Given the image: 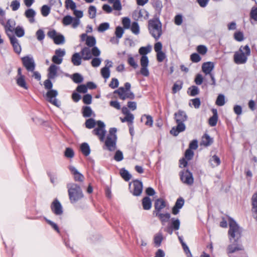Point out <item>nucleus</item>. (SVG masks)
<instances>
[{"label": "nucleus", "instance_id": "obj_16", "mask_svg": "<svg viewBox=\"0 0 257 257\" xmlns=\"http://www.w3.org/2000/svg\"><path fill=\"white\" fill-rule=\"evenodd\" d=\"M166 205V202L163 199L161 198L157 199L154 204L155 210L153 212V215H155L156 214L161 213V210L164 208Z\"/></svg>", "mask_w": 257, "mask_h": 257}, {"label": "nucleus", "instance_id": "obj_5", "mask_svg": "<svg viewBox=\"0 0 257 257\" xmlns=\"http://www.w3.org/2000/svg\"><path fill=\"white\" fill-rule=\"evenodd\" d=\"M148 29L150 33L156 40H158L162 34V24L158 19L149 21Z\"/></svg>", "mask_w": 257, "mask_h": 257}, {"label": "nucleus", "instance_id": "obj_35", "mask_svg": "<svg viewBox=\"0 0 257 257\" xmlns=\"http://www.w3.org/2000/svg\"><path fill=\"white\" fill-rule=\"evenodd\" d=\"M183 86V82L180 80L177 81L173 85L172 87V93L175 94L178 91H180Z\"/></svg>", "mask_w": 257, "mask_h": 257}, {"label": "nucleus", "instance_id": "obj_29", "mask_svg": "<svg viewBox=\"0 0 257 257\" xmlns=\"http://www.w3.org/2000/svg\"><path fill=\"white\" fill-rule=\"evenodd\" d=\"M213 143V139L211 138L210 136L205 134L202 137L200 143L201 145H203L205 147L211 145Z\"/></svg>", "mask_w": 257, "mask_h": 257}, {"label": "nucleus", "instance_id": "obj_56", "mask_svg": "<svg viewBox=\"0 0 257 257\" xmlns=\"http://www.w3.org/2000/svg\"><path fill=\"white\" fill-rule=\"evenodd\" d=\"M124 33L123 29L120 26H118L115 29V34L117 39H120L122 37Z\"/></svg>", "mask_w": 257, "mask_h": 257}, {"label": "nucleus", "instance_id": "obj_40", "mask_svg": "<svg viewBox=\"0 0 257 257\" xmlns=\"http://www.w3.org/2000/svg\"><path fill=\"white\" fill-rule=\"evenodd\" d=\"M85 44L89 47H93L96 44V40L93 36H87Z\"/></svg>", "mask_w": 257, "mask_h": 257}, {"label": "nucleus", "instance_id": "obj_25", "mask_svg": "<svg viewBox=\"0 0 257 257\" xmlns=\"http://www.w3.org/2000/svg\"><path fill=\"white\" fill-rule=\"evenodd\" d=\"M80 54L84 60H88L92 58L91 51L89 47H85L82 49Z\"/></svg>", "mask_w": 257, "mask_h": 257}, {"label": "nucleus", "instance_id": "obj_52", "mask_svg": "<svg viewBox=\"0 0 257 257\" xmlns=\"http://www.w3.org/2000/svg\"><path fill=\"white\" fill-rule=\"evenodd\" d=\"M114 159L117 162L122 161L123 159L122 152L120 150L116 151L114 156Z\"/></svg>", "mask_w": 257, "mask_h": 257}, {"label": "nucleus", "instance_id": "obj_18", "mask_svg": "<svg viewBox=\"0 0 257 257\" xmlns=\"http://www.w3.org/2000/svg\"><path fill=\"white\" fill-rule=\"evenodd\" d=\"M69 169L74 177V179L77 182H82L84 180V176L79 172L73 166H69Z\"/></svg>", "mask_w": 257, "mask_h": 257}, {"label": "nucleus", "instance_id": "obj_28", "mask_svg": "<svg viewBox=\"0 0 257 257\" xmlns=\"http://www.w3.org/2000/svg\"><path fill=\"white\" fill-rule=\"evenodd\" d=\"M213 115L209 118L208 122L210 126H214L216 125L218 120L217 111L216 109H212V110Z\"/></svg>", "mask_w": 257, "mask_h": 257}, {"label": "nucleus", "instance_id": "obj_58", "mask_svg": "<svg viewBox=\"0 0 257 257\" xmlns=\"http://www.w3.org/2000/svg\"><path fill=\"white\" fill-rule=\"evenodd\" d=\"M234 38L238 42H241L244 40L243 34L241 32H235L234 34Z\"/></svg>", "mask_w": 257, "mask_h": 257}, {"label": "nucleus", "instance_id": "obj_47", "mask_svg": "<svg viewBox=\"0 0 257 257\" xmlns=\"http://www.w3.org/2000/svg\"><path fill=\"white\" fill-rule=\"evenodd\" d=\"M151 47L150 46L147 47H142L139 50V53L142 56L146 55L147 54L150 52Z\"/></svg>", "mask_w": 257, "mask_h": 257}, {"label": "nucleus", "instance_id": "obj_33", "mask_svg": "<svg viewBox=\"0 0 257 257\" xmlns=\"http://www.w3.org/2000/svg\"><path fill=\"white\" fill-rule=\"evenodd\" d=\"M169 225L174 230H178L180 228V221L178 218H172Z\"/></svg>", "mask_w": 257, "mask_h": 257}, {"label": "nucleus", "instance_id": "obj_22", "mask_svg": "<svg viewBox=\"0 0 257 257\" xmlns=\"http://www.w3.org/2000/svg\"><path fill=\"white\" fill-rule=\"evenodd\" d=\"M58 67L55 64H51L48 69V78L49 79H55L57 76V70Z\"/></svg>", "mask_w": 257, "mask_h": 257}, {"label": "nucleus", "instance_id": "obj_50", "mask_svg": "<svg viewBox=\"0 0 257 257\" xmlns=\"http://www.w3.org/2000/svg\"><path fill=\"white\" fill-rule=\"evenodd\" d=\"M96 9L94 6H90L88 9V14L91 19H94L96 17Z\"/></svg>", "mask_w": 257, "mask_h": 257}, {"label": "nucleus", "instance_id": "obj_42", "mask_svg": "<svg viewBox=\"0 0 257 257\" xmlns=\"http://www.w3.org/2000/svg\"><path fill=\"white\" fill-rule=\"evenodd\" d=\"M71 78L75 83H80L83 80V77L82 76L78 73L73 74Z\"/></svg>", "mask_w": 257, "mask_h": 257}, {"label": "nucleus", "instance_id": "obj_19", "mask_svg": "<svg viewBox=\"0 0 257 257\" xmlns=\"http://www.w3.org/2000/svg\"><path fill=\"white\" fill-rule=\"evenodd\" d=\"M251 211L254 218L257 220V192H255L251 198Z\"/></svg>", "mask_w": 257, "mask_h": 257}, {"label": "nucleus", "instance_id": "obj_62", "mask_svg": "<svg viewBox=\"0 0 257 257\" xmlns=\"http://www.w3.org/2000/svg\"><path fill=\"white\" fill-rule=\"evenodd\" d=\"M101 62V59L99 58H94L92 59L91 64V65L94 67H98Z\"/></svg>", "mask_w": 257, "mask_h": 257}, {"label": "nucleus", "instance_id": "obj_12", "mask_svg": "<svg viewBox=\"0 0 257 257\" xmlns=\"http://www.w3.org/2000/svg\"><path fill=\"white\" fill-rule=\"evenodd\" d=\"M141 65V69L140 70V73L144 76L148 77L149 74V71L148 69L149 65V59L146 55L142 56L140 60Z\"/></svg>", "mask_w": 257, "mask_h": 257}, {"label": "nucleus", "instance_id": "obj_38", "mask_svg": "<svg viewBox=\"0 0 257 257\" xmlns=\"http://www.w3.org/2000/svg\"><path fill=\"white\" fill-rule=\"evenodd\" d=\"M211 165L213 167H216L220 165V160L216 155L213 156L209 160Z\"/></svg>", "mask_w": 257, "mask_h": 257}, {"label": "nucleus", "instance_id": "obj_54", "mask_svg": "<svg viewBox=\"0 0 257 257\" xmlns=\"http://www.w3.org/2000/svg\"><path fill=\"white\" fill-rule=\"evenodd\" d=\"M41 11L44 17H47L50 13V8L47 5H44L42 7Z\"/></svg>", "mask_w": 257, "mask_h": 257}, {"label": "nucleus", "instance_id": "obj_51", "mask_svg": "<svg viewBox=\"0 0 257 257\" xmlns=\"http://www.w3.org/2000/svg\"><path fill=\"white\" fill-rule=\"evenodd\" d=\"M65 6L67 9H70L72 10H74L76 9V4L72 0H66Z\"/></svg>", "mask_w": 257, "mask_h": 257}, {"label": "nucleus", "instance_id": "obj_1", "mask_svg": "<svg viewBox=\"0 0 257 257\" xmlns=\"http://www.w3.org/2000/svg\"><path fill=\"white\" fill-rule=\"evenodd\" d=\"M229 229L228 235L230 241L234 239V242L228 246L227 252L232 253L236 251L241 250L243 247L241 244L237 243L238 239L241 237V230L236 222L231 218H229Z\"/></svg>", "mask_w": 257, "mask_h": 257}, {"label": "nucleus", "instance_id": "obj_8", "mask_svg": "<svg viewBox=\"0 0 257 257\" xmlns=\"http://www.w3.org/2000/svg\"><path fill=\"white\" fill-rule=\"evenodd\" d=\"M129 186L130 191L134 196H138L141 194L143 190V183L141 181L135 180Z\"/></svg>", "mask_w": 257, "mask_h": 257}, {"label": "nucleus", "instance_id": "obj_10", "mask_svg": "<svg viewBox=\"0 0 257 257\" xmlns=\"http://www.w3.org/2000/svg\"><path fill=\"white\" fill-rule=\"evenodd\" d=\"M22 61L24 66L29 72H33L35 69L36 64L32 57L25 56L22 58Z\"/></svg>", "mask_w": 257, "mask_h": 257}, {"label": "nucleus", "instance_id": "obj_17", "mask_svg": "<svg viewBox=\"0 0 257 257\" xmlns=\"http://www.w3.org/2000/svg\"><path fill=\"white\" fill-rule=\"evenodd\" d=\"M116 139L107 137L105 141V146L107 149L110 151H114L116 148Z\"/></svg>", "mask_w": 257, "mask_h": 257}, {"label": "nucleus", "instance_id": "obj_32", "mask_svg": "<svg viewBox=\"0 0 257 257\" xmlns=\"http://www.w3.org/2000/svg\"><path fill=\"white\" fill-rule=\"evenodd\" d=\"M80 150L82 153L85 156H88L90 154V147L86 143H83L81 145Z\"/></svg>", "mask_w": 257, "mask_h": 257}, {"label": "nucleus", "instance_id": "obj_14", "mask_svg": "<svg viewBox=\"0 0 257 257\" xmlns=\"http://www.w3.org/2000/svg\"><path fill=\"white\" fill-rule=\"evenodd\" d=\"M5 28L6 33L8 37L12 36V34L14 32L16 26V22L13 19L8 20L7 23L4 20V25H2Z\"/></svg>", "mask_w": 257, "mask_h": 257}, {"label": "nucleus", "instance_id": "obj_64", "mask_svg": "<svg viewBox=\"0 0 257 257\" xmlns=\"http://www.w3.org/2000/svg\"><path fill=\"white\" fill-rule=\"evenodd\" d=\"M119 85V82L117 79L113 78H112L109 84V86L112 89H114L117 88Z\"/></svg>", "mask_w": 257, "mask_h": 257}, {"label": "nucleus", "instance_id": "obj_23", "mask_svg": "<svg viewBox=\"0 0 257 257\" xmlns=\"http://www.w3.org/2000/svg\"><path fill=\"white\" fill-rule=\"evenodd\" d=\"M214 68V64L212 62H207L204 63L202 65V71L205 75L211 74V72Z\"/></svg>", "mask_w": 257, "mask_h": 257}, {"label": "nucleus", "instance_id": "obj_3", "mask_svg": "<svg viewBox=\"0 0 257 257\" xmlns=\"http://www.w3.org/2000/svg\"><path fill=\"white\" fill-rule=\"evenodd\" d=\"M67 187L69 198L71 203H75L83 198L84 195L79 185L74 183L69 184Z\"/></svg>", "mask_w": 257, "mask_h": 257}, {"label": "nucleus", "instance_id": "obj_9", "mask_svg": "<svg viewBox=\"0 0 257 257\" xmlns=\"http://www.w3.org/2000/svg\"><path fill=\"white\" fill-rule=\"evenodd\" d=\"M180 179L182 182L189 186H191L194 183V178L192 173L188 170L180 172Z\"/></svg>", "mask_w": 257, "mask_h": 257}, {"label": "nucleus", "instance_id": "obj_30", "mask_svg": "<svg viewBox=\"0 0 257 257\" xmlns=\"http://www.w3.org/2000/svg\"><path fill=\"white\" fill-rule=\"evenodd\" d=\"M81 57L79 53H75L71 57V62L74 66H79L81 64Z\"/></svg>", "mask_w": 257, "mask_h": 257}, {"label": "nucleus", "instance_id": "obj_37", "mask_svg": "<svg viewBox=\"0 0 257 257\" xmlns=\"http://www.w3.org/2000/svg\"><path fill=\"white\" fill-rule=\"evenodd\" d=\"M120 174L121 177L126 181H129L131 178V175L124 168H122L120 170Z\"/></svg>", "mask_w": 257, "mask_h": 257}, {"label": "nucleus", "instance_id": "obj_21", "mask_svg": "<svg viewBox=\"0 0 257 257\" xmlns=\"http://www.w3.org/2000/svg\"><path fill=\"white\" fill-rule=\"evenodd\" d=\"M184 204V199L182 197L177 199L175 205L172 208V213L177 215L179 212V210L182 208Z\"/></svg>", "mask_w": 257, "mask_h": 257}, {"label": "nucleus", "instance_id": "obj_45", "mask_svg": "<svg viewBox=\"0 0 257 257\" xmlns=\"http://www.w3.org/2000/svg\"><path fill=\"white\" fill-rule=\"evenodd\" d=\"M127 57L128 64L134 69L137 68L138 67V65L137 63L135 61V59L132 56V55L131 54H128Z\"/></svg>", "mask_w": 257, "mask_h": 257}, {"label": "nucleus", "instance_id": "obj_27", "mask_svg": "<svg viewBox=\"0 0 257 257\" xmlns=\"http://www.w3.org/2000/svg\"><path fill=\"white\" fill-rule=\"evenodd\" d=\"M155 215L159 218L163 225H165L171 217L170 214L169 213L156 214Z\"/></svg>", "mask_w": 257, "mask_h": 257}, {"label": "nucleus", "instance_id": "obj_53", "mask_svg": "<svg viewBox=\"0 0 257 257\" xmlns=\"http://www.w3.org/2000/svg\"><path fill=\"white\" fill-rule=\"evenodd\" d=\"M109 28V24L108 23H103L99 25L98 28V31L99 32H103Z\"/></svg>", "mask_w": 257, "mask_h": 257}, {"label": "nucleus", "instance_id": "obj_13", "mask_svg": "<svg viewBox=\"0 0 257 257\" xmlns=\"http://www.w3.org/2000/svg\"><path fill=\"white\" fill-rule=\"evenodd\" d=\"M58 95L57 90L54 89H51L48 91L46 93L47 100L57 107L60 106V102H58V100L56 98V97Z\"/></svg>", "mask_w": 257, "mask_h": 257}, {"label": "nucleus", "instance_id": "obj_48", "mask_svg": "<svg viewBox=\"0 0 257 257\" xmlns=\"http://www.w3.org/2000/svg\"><path fill=\"white\" fill-rule=\"evenodd\" d=\"M131 29L132 32L136 35H138L140 33V27L137 22H134L132 23Z\"/></svg>", "mask_w": 257, "mask_h": 257}, {"label": "nucleus", "instance_id": "obj_11", "mask_svg": "<svg viewBox=\"0 0 257 257\" xmlns=\"http://www.w3.org/2000/svg\"><path fill=\"white\" fill-rule=\"evenodd\" d=\"M48 36L52 39L54 43L57 45L63 44L65 42V38L62 34H58L53 30L48 32Z\"/></svg>", "mask_w": 257, "mask_h": 257}, {"label": "nucleus", "instance_id": "obj_26", "mask_svg": "<svg viewBox=\"0 0 257 257\" xmlns=\"http://www.w3.org/2000/svg\"><path fill=\"white\" fill-rule=\"evenodd\" d=\"M16 81L17 85L26 90L28 89V86L27 84L25 76H21V77H16Z\"/></svg>", "mask_w": 257, "mask_h": 257}, {"label": "nucleus", "instance_id": "obj_46", "mask_svg": "<svg viewBox=\"0 0 257 257\" xmlns=\"http://www.w3.org/2000/svg\"><path fill=\"white\" fill-rule=\"evenodd\" d=\"M96 123L95 120L93 118H91L86 120L85 125L86 128L91 129L95 126Z\"/></svg>", "mask_w": 257, "mask_h": 257}, {"label": "nucleus", "instance_id": "obj_39", "mask_svg": "<svg viewBox=\"0 0 257 257\" xmlns=\"http://www.w3.org/2000/svg\"><path fill=\"white\" fill-rule=\"evenodd\" d=\"M154 243L158 247L161 245V242L163 240V235L161 232H159L156 234L154 236Z\"/></svg>", "mask_w": 257, "mask_h": 257}, {"label": "nucleus", "instance_id": "obj_4", "mask_svg": "<svg viewBox=\"0 0 257 257\" xmlns=\"http://www.w3.org/2000/svg\"><path fill=\"white\" fill-rule=\"evenodd\" d=\"M250 49L249 47L246 45L241 46L238 51L234 53L233 60L236 64H243L247 62L248 57L250 55Z\"/></svg>", "mask_w": 257, "mask_h": 257}, {"label": "nucleus", "instance_id": "obj_60", "mask_svg": "<svg viewBox=\"0 0 257 257\" xmlns=\"http://www.w3.org/2000/svg\"><path fill=\"white\" fill-rule=\"evenodd\" d=\"M201 57L197 53H193L190 56L191 60L194 63H197L201 60Z\"/></svg>", "mask_w": 257, "mask_h": 257}, {"label": "nucleus", "instance_id": "obj_44", "mask_svg": "<svg viewBox=\"0 0 257 257\" xmlns=\"http://www.w3.org/2000/svg\"><path fill=\"white\" fill-rule=\"evenodd\" d=\"M16 35L18 37H22L25 35V30L24 28L20 26L15 28L14 31Z\"/></svg>", "mask_w": 257, "mask_h": 257}, {"label": "nucleus", "instance_id": "obj_49", "mask_svg": "<svg viewBox=\"0 0 257 257\" xmlns=\"http://www.w3.org/2000/svg\"><path fill=\"white\" fill-rule=\"evenodd\" d=\"M101 74L104 79H107L110 76V70L107 67H103L101 69Z\"/></svg>", "mask_w": 257, "mask_h": 257}, {"label": "nucleus", "instance_id": "obj_59", "mask_svg": "<svg viewBox=\"0 0 257 257\" xmlns=\"http://www.w3.org/2000/svg\"><path fill=\"white\" fill-rule=\"evenodd\" d=\"M197 51L199 54L203 55L206 53L207 48L204 45H199L197 48Z\"/></svg>", "mask_w": 257, "mask_h": 257}, {"label": "nucleus", "instance_id": "obj_41", "mask_svg": "<svg viewBox=\"0 0 257 257\" xmlns=\"http://www.w3.org/2000/svg\"><path fill=\"white\" fill-rule=\"evenodd\" d=\"M145 118H146V121L145 122V125L150 127L152 126L153 123V117L150 115L144 114L142 116L141 120L143 121Z\"/></svg>", "mask_w": 257, "mask_h": 257}, {"label": "nucleus", "instance_id": "obj_55", "mask_svg": "<svg viewBox=\"0 0 257 257\" xmlns=\"http://www.w3.org/2000/svg\"><path fill=\"white\" fill-rule=\"evenodd\" d=\"M73 20V18L68 15L63 18L62 23L64 25L68 26L72 23Z\"/></svg>", "mask_w": 257, "mask_h": 257}, {"label": "nucleus", "instance_id": "obj_57", "mask_svg": "<svg viewBox=\"0 0 257 257\" xmlns=\"http://www.w3.org/2000/svg\"><path fill=\"white\" fill-rule=\"evenodd\" d=\"M20 7V3L17 0L13 1L11 4V7L13 11H17Z\"/></svg>", "mask_w": 257, "mask_h": 257}, {"label": "nucleus", "instance_id": "obj_63", "mask_svg": "<svg viewBox=\"0 0 257 257\" xmlns=\"http://www.w3.org/2000/svg\"><path fill=\"white\" fill-rule=\"evenodd\" d=\"M74 153L73 150L70 148H67L65 151V156L67 158H72L74 157Z\"/></svg>", "mask_w": 257, "mask_h": 257}, {"label": "nucleus", "instance_id": "obj_34", "mask_svg": "<svg viewBox=\"0 0 257 257\" xmlns=\"http://www.w3.org/2000/svg\"><path fill=\"white\" fill-rule=\"evenodd\" d=\"M93 111L90 106H84L82 107V114L84 117H89L91 116Z\"/></svg>", "mask_w": 257, "mask_h": 257}, {"label": "nucleus", "instance_id": "obj_20", "mask_svg": "<svg viewBox=\"0 0 257 257\" xmlns=\"http://www.w3.org/2000/svg\"><path fill=\"white\" fill-rule=\"evenodd\" d=\"M9 37L14 51L17 54H20L21 52V47L19 43L18 40L14 35L9 36Z\"/></svg>", "mask_w": 257, "mask_h": 257}, {"label": "nucleus", "instance_id": "obj_7", "mask_svg": "<svg viewBox=\"0 0 257 257\" xmlns=\"http://www.w3.org/2000/svg\"><path fill=\"white\" fill-rule=\"evenodd\" d=\"M96 124L97 127L92 131V133L97 136L101 142H103L106 132L105 130V125L104 122L101 120L97 121Z\"/></svg>", "mask_w": 257, "mask_h": 257}, {"label": "nucleus", "instance_id": "obj_36", "mask_svg": "<svg viewBox=\"0 0 257 257\" xmlns=\"http://www.w3.org/2000/svg\"><path fill=\"white\" fill-rule=\"evenodd\" d=\"M120 119L122 122L127 121L128 122V124H131L132 125L134 119V115L130 112H127L126 114H125V116L123 118H120Z\"/></svg>", "mask_w": 257, "mask_h": 257}, {"label": "nucleus", "instance_id": "obj_31", "mask_svg": "<svg viewBox=\"0 0 257 257\" xmlns=\"http://www.w3.org/2000/svg\"><path fill=\"white\" fill-rule=\"evenodd\" d=\"M142 205L144 210H150L152 207V201L150 197L146 196L142 199Z\"/></svg>", "mask_w": 257, "mask_h": 257}, {"label": "nucleus", "instance_id": "obj_24", "mask_svg": "<svg viewBox=\"0 0 257 257\" xmlns=\"http://www.w3.org/2000/svg\"><path fill=\"white\" fill-rule=\"evenodd\" d=\"M36 15V12L32 9H28L25 12V16L28 19L30 23L35 22V17Z\"/></svg>", "mask_w": 257, "mask_h": 257}, {"label": "nucleus", "instance_id": "obj_2", "mask_svg": "<svg viewBox=\"0 0 257 257\" xmlns=\"http://www.w3.org/2000/svg\"><path fill=\"white\" fill-rule=\"evenodd\" d=\"M174 118L177 125L176 127H173L170 131V134L177 136L179 133L185 130L186 126L184 122L187 119V115L186 112L182 110H179L178 112L175 113Z\"/></svg>", "mask_w": 257, "mask_h": 257}, {"label": "nucleus", "instance_id": "obj_61", "mask_svg": "<svg viewBox=\"0 0 257 257\" xmlns=\"http://www.w3.org/2000/svg\"><path fill=\"white\" fill-rule=\"evenodd\" d=\"M189 89L191 90L190 95L192 96L197 95L199 92V89L196 86H192Z\"/></svg>", "mask_w": 257, "mask_h": 257}, {"label": "nucleus", "instance_id": "obj_43", "mask_svg": "<svg viewBox=\"0 0 257 257\" xmlns=\"http://www.w3.org/2000/svg\"><path fill=\"white\" fill-rule=\"evenodd\" d=\"M215 103L218 106H223L225 103V96L222 94H220L218 95Z\"/></svg>", "mask_w": 257, "mask_h": 257}, {"label": "nucleus", "instance_id": "obj_6", "mask_svg": "<svg viewBox=\"0 0 257 257\" xmlns=\"http://www.w3.org/2000/svg\"><path fill=\"white\" fill-rule=\"evenodd\" d=\"M131 85L129 82L124 84V87H119L114 91L115 93H117L120 99L125 100L126 98L134 99L135 94L130 90Z\"/></svg>", "mask_w": 257, "mask_h": 257}, {"label": "nucleus", "instance_id": "obj_15", "mask_svg": "<svg viewBox=\"0 0 257 257\" xmlns=\"http://www.w3.org/2000/svg\"><path fill=\"white\" fill-rule=\"evenodd\" d=\"M52 211L56 215H61L63 214V210L60 202L57 199H55L51 205Z\"/></svg>", "mask_w": 257, "mask_h": 257}]
</instances>
